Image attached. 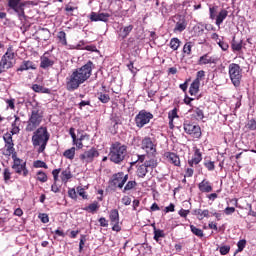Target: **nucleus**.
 Here are the masks:
<instances>
[{"label": "nucleus", "mask_w": 256, "mask_h": 256, "mask_svg": "<svg viewBox=\"0 0 256 256\" xmlns=\"http://www.w3.org/2000/svg\"><path fill=\"white\" fill-rule=\"evenodd\" d=\"M93 69H95V65L91 60L82 67L74 69L72 73L66 77V89L68 91H77L83 83L91 78Z\"/></svg>", "instance_id": "nucleus-1"}, {"label": "nucleus", "mask_w": 256, "mask_h": 256, "mask_svg": "<svg viewBox=\"0 0 256 256\" xmlns=\"http://www.w3.org/2000/svg\"><path fill=\"white\" fill-rule=\"evenodd\" d=\"M108 157L111 163L121 165L127 159V145L121 142H114L109 148Z\"/></svg>", "instance_id": "nucleus-2"}, {"label": "nucleus", "mask_w": 256, "mask_h": 256, "mask_svg": "<svg viewBox=\"0 0 256 256\" xmlns=\"http://www.w3.org/2000/svg\"><path fill=\"white\" fill-rule=\"evenodd\" d=\"M50 137L51 135L49 134L47 127H40L34 132L32 136V145L34 147H39L38 153H43V151H45Z\"/></svg>", "instance_id": "nucleus-3"}, {"label": "nucleus", "mask_w": 256, "mask_h": 256, "mask_svg": "<svg viewBox=\"0 0 256 256\" xmlns=\"http://www.w3.org/2000/svg\"><path fill=\"white\" fill-rule=\"evenodd\" d=\"M43 121V114L41 113V110L39 109V106H33L31 115L27 121V125L25 128V131L27 133H33L39 125H41V122Z\"/></svg>", "instance_id": "nucleus-4"}, {"label": "nucleus", "mask_w": 256, "mask_h": 256, "mask_svg": "<svg viewBox=\"0 0 256 256\" xmlns=\"http://www.w3.org/2000/svg\"><path fill=\"white\" fill-rule=\"evenodd\" d=\"M13 67H15V51L13 50V46H9L0 60V75L1 73H7Z\"/></svg>", "instance_id": "nucleus-5"}, {"label": "nucleus", "mask_w": 256, "mask_h": 256, "mask_svg": "<svg viewBox=\"0 0 256 256\" xmlns=\"http://www.w3.org/2000/svg\"><path fill=\"white\" fill-rule=\"evenodd\" d=\"M229 78L234 87H239L241 85V80L243 79V68L237 63H231L228 66Z\"/></svg>", "instance_id": "nucleus-6"}, {"label": "nucleus", "mask_w": 256, "mask_h": 256, "mask_svg": "<svg viewBox=\"0 0 256 256\" xmlns=\"http://www.w3.org/2000/svg\"><path fill=\"white\" fill-rule=\"evenodd\" d=\"M9 9L16 13L19 21H27V15H25V3L21 0H7Z\"/></svg>", "instance_id": "nucleus-7"}, {"label": "nucleus", "mask_w": 256, "mask_h": 256, "mask_svg": "<svg viewBox=\"0 0 256 256\" xmlns=\"http://www.w3.org/2000/svg\"><path fill=\"white\" fill-rule=\"evenodd\" d=\"M141 149H143L149 157H155L157 155V144H155L153 138L149 136L142 139Z\"/></svg>", "instance_id": "nucleus-8"}, {"label": "nucleus", "mask_w": 256, "mask_h": 256, "mask_svg": "<svg viewBox=\"0 0 256 256\" xmlns=\"http://www.w3.org/2000/svg\"><path fill=\"white\" fill-rule=\"evenodd\" d=\"M13 164L12 169L17 173V175H23V177H27L29 175V170L27 169V162L23 161V159L15 156H12Z\"/></svg>", "instance_id": "nucleus-9"}, {"label": "nucleus", "mask_w": 256, "mask_h": 256, "mask_svg": "<svg viewBox=\"0 0 256 256\" xmlns=\"http://www.w3.org/2000/svg\"><path fill=\"white\" fill-rule=\"evenodd\" d=\"M127 181H129V174L125 175L124 172H118L112 175L109 183L111 187H118V189H123Z\"/></svg>", "instance_id": "nucleus-10"}, {"label": "nucleus", "mask_w": 256, "mask_h": 256, "mask_svg": "<svg viewBox=\"0 0 256 256\" xmlns=\"http://www.w3.org/2000/svg\"><path fill=\"white\" fill-rule=\"evenodd\" d=\"M97 157H99V150H97L95 147H92L79 155V159L82 163H84V165L93 163Z\"/></svg>", "instance_id": "nucleus-11"}, {"label": "nucleus", "mask_w": 256, "mask_h": 256, "mask_svg": "<svg viewBox=\"0 0 256 256\" xmlns=\"http://www.w3.org/2000/svg\"><path fill=\"white\" fill-rule=\"evenodd\" d=\"M151 119H153V114L151 112H147L146 110H141L135 116L136 127L139 129H143L145 125L149 124Z\"/></svg>", "instance_id": "nucleus-12"}, {"label": "nucleus", "mask_w": 256, "mask_h": 256, "mask_svg": "<svg viewBox=\"0 0 256 256\" xmlns=\"http://www.w3.org/2000/svg\"><path fill=\"white\" fill-rule=\"evenodd\" d=\"M184 131L187 135H191L193 139H201V126L193 125L189 121L184 122Z\"/></svg>", "instance_id": "nucleus-13"}, {"label": "nucleus", "mask_w": 256, "mask_h": 256, "mask_svg": "<svg viewBox=\"0 0 256 256\" xmlns=\"http://www.w3.org/2000/svg\"><path fill=\"white\" fill-rule=\"evenodd\" d=\"M4 143H5V149L6 153L5 155H12V157L17 156V153L15 152V143H13V136L9 134V132L5 133L3 136Z\"/></svg>", "instance_id": "nucleus-14"}, {"label": "nucleus", "mask_w": 256, "mask_h": 256, "mask_svg": "<svg viewBox=\"0 0 256 256\" xmlns=\"http://www.w3.org/2000/svg\"><path fill=\"white\" fill-rule=\"evenodd\" d=\"M174 23H175V27L173 29L174 33H183V31H185V29H187V19L185 18V16L178 14L176 16H174Z\"/></svg>", "instance_id": "nucleus-15"}, {"label": "nucleus", "mask_w": 256, "mask_h": 256, "mask_svg": "<svg viewBox=\"0 0 256 256\" xmlns=\"http://www.w3.org/2000/svg\"><path fill=\"white\" fill-rule=\"evenodd\" d=\"M201 161H203V154L199 148H195L192 158L188 160V165L189 167H195V165H199Z\"/></svg>", "instance_id": "nucleus-16"}, {"label": "nucleus", "mask_w": 256, "mask_h": 256, "mask_svg": "<svg viewBox=\"0 0 256 256\" xmlns=\"http://www.w3.org/2000/svg\"><path fill=\"white\" fill-rule=\"evenodd\" d=\"M164 157L167 159L168 163L174 165V167H181V158L174 152H165Z\"/></svg>", "instance_id": "nucleus-17"}, {"label": "nucleus", "mask_w": 256, "mask_h": 256, "mask_svg": "<svg viewBox=\"0 0 256 256\" xmlns=\"http://www.w3.org/2000/svg\"><path fill=\"white\" fill-rule=\"evenodd\" d=\"M37 64L31 60H23L20 66L17 68V72H23V71H36Z\"/></svg>", "instance_id": "nucleus-18"}, {"label": "nucleus", "mask_w": 256, "mask_h": 256, "mask_svg": "<svg viewBox=\"0 0 256 256\" xmlns=\"http://www.w3.org/2000/svg\"><path fill=\"white\" fill-rule=\"evenodd\" d=\"M47 55H49V53L46 52L40 57V69H49V67L55 65V61L47 57Z\"/></svg>", "instance_id": "nucleus-19"}, {"label": "nucleus", "mask_w": 256, "mask_h": 256, "mask_svg": "<svg viewBox=\"0 0 256 256\" xmlns=\"http://www.w3.org/2000/svg\"><path fill=\"white\" fill-rule=\"evenodd\" d=\"M109 13H96V12H91L90 14V21L92 22H97V21H103L104 23H107L109 21Z\"/></svg>", "instance_id": "nucleus-20"}, {"label": "nucleus", "mask_w": 256, "mask_h": 256, "mask_svg": "<svg viewBox=\"0 0 256 256\" xmlns=\"http://www.w3.org/2000/svg\"><path fill=\"white\" fill-rule=\"evenodd\" d=\"M134 26L132 24L128 26L120 27L118 30V39H121L122 41L124 39H127V36L131 34V31H133Z\"/></svg>", "instance_id": "nucleus-21"}, {"label": "nucleus", "mask_w": 256, "mask_h": 256, "mask_svg": "<svg viewBox=\"0 0 256 256\" xmlns=\"http://www.w3.org/2000/svg\"><path fill=\"white\" fill-rule=\"evenodd\" d=\"M217 63V58L209 56V54L202 55L198 60V65H212Z\"/></svg>", "instance_id": "nucleus-22"}, {"label": "nucleus", "mask_w": 256, "mask_h": 256, "mask_svg": "<svg viewBox=\"0 0 256 256\" xmlns=\"http://www.w3.org/2000/svg\"><path fill=\"white\" fill-rule=\"evenodd\" d=\"M198 189L201 193H211L213 185L207 179H204L198 184Z\"/></svg>", "instance_id": "nucleus-23"}, {"label": "nucleus", "mask_w": 256, "mask_h": 256, "mask_svg": "<svg viewBox=\"0 0 256 256\" xmlns=\"http://www.w3.org/2000/svg\"><path fill=\"white\" fill-rule=\"evenodd\" d=\"M228 15H229V11H227L226 9H221L215 18L216 19L215 25H217V27H221V25L223 24V21L227 19Z\"/></svg>", "instance_id": "nucleus-24"}, {"label": "nucleus", "mask_w": 256, "mask_h": 256, "mask_svg": "<svg viewBox=\"0 0 256 256\" xmlns=\"http://www.w3.org/2000/svg\"><path fill=\"white\" fill-rule=\"evenodd\" d=\"M59 173H61V168L54 169L52 171L54 183L51 186V191H53V193H59V186H57V181H59Z\"/></svg>", "instance_id": "nucleus-25"}, {"label": "nucleus", "mask_w": 256, "mask_h": 256, "mask_svg": "<svg viewBox=\"0 0 256 256\" xmlns=\"http://www.w3.org/2000/svg\"><path fill=\"white\" fill-rule=\"evenodd\" d=\"M231 49L233 53H240L243 50V40L237 41L234 36L231 42Z\"/></svg>", "instance_id": "nucleus-26"}, {"label": "nucleus", "mask_w": 256, "mask_h": 256, "mask_svg": "<svg viewBox=\"0 0 256 256\" xmlns=\"http://www.w3.org/2000/svg\"><path fill=\"white\" fill-rule=\"evenodd\" d=\"M149 169L147 168L146 165L141 164L139 166H137V170H136V175L139 179H145V177L147 176V173H149Z\"/></svg>", "instance_id": "nucleus-27"}, {"label": "nucleus", "mask_w": 256, "mask_h": 256, "mask_svg": "<svg viewBox=\"0 0 256 256\" xmlns=\"http://www.w3.org/2000/svg\"><path fill=\"white\" fill-rule=\"evenodd\" d=\"M191 111H193L192 117L196 119V121H203V119H205V112L203 109L197 107L194 110H189L190 113Z\"/></svg>", "instance_id": "nucleus-28"}, {"label": "nucleus", "mask_w": 256, "mask_h": 256, "mask_svg": "<svg viewBox=\"0 0 256 256\" xmlns=\"http://www.w3.org/2000/svg\"><path fill=\"white\" fill-rule=\"evenodd\" d=\"M73 178V174H71V170L69 168L63 170L60 174V179L62 183H69V179Z\"/></svg>", "instance_id": "nucleus-29"}, {"label": "nucleus", "mask_w": 256, "mask_h": 256, "mask_svg": "<svg viewBox=\"0 0 256 256\" xmlns=\"http://www.w3.org/2000/svg\"><path fill=\"white\" fill-rule=\"evenodd\" d=\"M192 215H196L199 219V221L205 219V217H209V210L205 209H195L193 210Z\"/></svg>", "instance_id": "nucleus-30"}, {"label": "nucleus", "mask_w": 256, "mask_h": 256, "mask_svg": "<svg viewBox=\"0 0 256 256\" xmlns=\"http://www.w3.org/2000/svg\"><path fill=\"white\" fill-rule=\"evenodd\" d=\"M31 89H32V91H34V93H45V94L51 93V90L49 88H45L39 84H33L31 86Z\"/></svg>", "instance_id": "nucleus-31"}, {"label": "nucleus", "mask_w": 256, "mask_h": 256, "mask_svg": "<svg viewBox=\"0 0 256 256\" xmlns=\"http://www.w3.org/2000/svg\"><path fill=\"white\" fill-rule=\"evenodd\" d=\"M200 87H201V83L193 80V82L191 83L190 88H189V94L192 96L197 95V93H199Z\"/></svg>", "instance_id": "nucleus-32"}, {"label": "nucleus", "mask_w": 256, "mask_h": 256, "mask_svg": "<svg viewBox=\"0 0 256 256\" xmlns=\"http://www.w3.org/2000/svg\"><path fill=\"white\" fill-rule=\"evenodd\" d=\"M133 189H137V181L130 180L124 186L123 193H129V191H133Z\"/></svg>", "instance_id": "nucleus-33"}, {"label": "nucleus", "mask_w": 256, "mask_h": 256, "mask_svg": "<svg viewBox=\"0 0 256 256\" xmlns=\"http://www.w3.org/2000/svg\"><path fill=\"white\" fill-rule=\"evenodd\" d=\"M110 223H119V210L112 209L109 213Z\"/></svg>", "instance_id": "nucleus-34"}, {"label": "nucleus", "mask_w": 256, "mask_h": 256, "mask_svg": "<svg viewBox=\"0 0 256 256\" xmlns=\"http://www.w3.org/2000/svg\"><path fill=\"white\" fill-rule=\"evenodd\" d=\"M169 47L172 51H177L179 47H181V40H179V38H172L170 40Z\"/></svg>", "instance_id": "nucleus-35"}, {"label": "nucleus", "mask_w": 256, "mask_h": 256, "mask_svg": "<svg viewBox=\"0 0 256 256\" xmlns=\"http://www.w3.org/2000/svg\"><path fill=\"white\" fill-rule=\"evenodd\" d=\"M36 177L37 181H39L40 183H47V181L49 180L47 173L43 172V170H39L36 173Z\"/></svg>", "instance_id": "nucleus-36"}, {"label": "nucleus", "mask_w": 256, "mask_h": 256, "mask_svg": "<svg viewBox=\"0 0 256 256\" xmlns=\"http://www.w3.org/2000/svg\"><path fill=\"white\" fill-rule=\"evenodd\" d=\"M144 165L150 170L153 171V169H156L158 162L157 159L151 158L150 160H146L144 162Z\"/></svg>", "instance_id": "nucleus-37"}, {"label": "nucleus", "mask_w": 256, "mask_h": 256, "mask_svg": "<svg viewBox=\"0 0 256 256\" xmlns=\"http://www.w3.org/2000/svg\"><path fill=\"white\" fill-rule=\"evenodd\" d=\"M86 137L87 139L89 138L87 135H81L80 138H75V140H72L77 149H83V141H85Z\"/></svg>", "instance_id": "nucleus-38"}, {"label": "nucleus", "mask_w": 256, "mask_h": 256, "mask_svg": "<svg viewBox=\"0 0 256 256\" xmlns=\"http://www.w3.org/2000/svg\"><path fill=\"white\" fill-rule=\"evenodd\" d=\"M99 209V202L95 201L84 208L88 213H95Z\"/></svg>", "instance_id": "nucleus-39"}, {"label": "nucleus", "mask_w": 256, "mask_h": 256, "mask_svg": "<svg viewBox=\"0 0 256 256\" xmlns=\"http://www.w3.org/2000/svg\"><path fill=\"white\" fill-rule=\"evenodd\" d=\"M63 156L66 159H70V161H73L75 159V147H72L70 149H67L64 153Z\"/></svg>", "instance_id": "nucleus-40"}, {"label": "nucleus", "mask_w": 256, "mask_h": 256, "mask_svg": "<svg viewBox=\"0 0 256 256\" xmlns=\"http://www.w3.org/2000/svg\"><path fill=\"white\" fill-rule=\"evenodd\" d=\"M57 37L61 45L67 46V34L65 33V31L58 32Z\"/></svg>", "instance_id": "nucleus-41"}, {"label": "nucleus", "mask_w": 256, "mask_h": 256, "mask_svg": "<svg viewBox=\"0 0 256 256\" xmlns=\"http://www.w3.org/2000/svg\"><path fill=\"white\" fill-rule=\"evenodd\" d=\"M165 237V232L161 229L154 228V241L159 242V239Z\"/></svg>", "instance_id": "nucleus-42"}, {"label": "nucleus", "mask_w": 256, "mask_h": 256, "mask_svg": "<svg viewBox=\"0 0 256 256\" xmlns=\"http://www.w3.org/2000/svg\"><path fill=\"white\" fill-rule=\"evenodd\" d=\"M193 49V42H186L183 46L184 55H191V51Z\"/></svg>", "instance_id": "nucleus-43"}, {"label": "nucleus", "mask_w": 256, "mask_h": 256, "mask_svg": "<svg viewBox=\"0 0 256 256\" xmlns=\"http://www.w3.org/2000/svg\"><path fill=\"white\" fill-rule=\"evenodd\" d=\"M110 125L112 127L110 128L112 135H116L117 129H119V122L117 121V119H111Z\"/></svg>", "instance_id": "nucleus-44"}, {"label": "nucleus", "mask_w": 256, "mask_h": 256, "mask_svg": "<svg viewBox=\"0 0 256 256\" xmlns=\"http://www.w3.org/2000/svg\"><path fill=\"white\" fill-rule=\"evenodd\" d=\"M33 167H35V169H49V166H47V163L41 160L34 161Z\"/></svg>", "instance_id": "nucleus-45"}, {"label": "nucleus", "mask_w": 256, "mask_h": 256, "mask_svg": "<svg viewBox=\"0 0 256 256\" xmlns=\"http://www.w3.org/2000/svg\"><path fill=\"white\" fill-rule=\"evenodd\" d=\"M190 229H191V232L193 233V235H196V237H200V238L204 237L203 230L197 228L194 225H190Z\"/></svg>", "instance_id": "nucleus-46"}, {"label": "nucleus", "mask_w": 256, "mask_h": 256, "mask_svg": "<svg viewBox=\"0 0 256 256\" xmlns=\"http://www.w3.org/2000/svg\"><path fill=\"white\" fill-rule=\"evenodd\" d=\"M76 191H77L78 195L80 197H82V199H85V200L89 199V195H87V192L85 191V188H83L81 186H78L76 188Z\"/></svg>", "instance_id": "nucleus-47"}, {"label": "nucleus", "mask_w": 256, "mask_h": 256, "mask_svg": "<svg viewBox=\"0 0 256 256\" xmlns=\"http://www.w3.org/2000/svg\"><path fill=\"white\" fill-rule=\"evenodd\" d=\"M98 99L101 101V103H109L111 101V97H109V94H103L102 92L98 93Z\"/></svg>", "instance_id": "nucleus-48"}, {"label": "nucleus", "mask_w": 256, "mask_h": 256, "mask_svg": "<svg viewBox=\"0 0 256 256\" xmlns=\"http://www.w3.org/2000/svg\"><path fill=\"white\" fill-rule=\"evenodd\" d=\"M246 129H248V131H256V121L255 119H251L247 122V124L245 125Z\"/></svg>", "instance_id": "nucleus-49"}, {"label": "nucleus", "mask_w": 256, "mask_h": 256, "mask_svg": "<svg viewBox=\"0 0 256 256\" xmlns=\"http://www.w3.org/2000/svg\"><path fill=\"white\" fill-rule=\"evenodd\" d=\"M204 167L207 168V171H215V162L211 160H205Z\"/></svg>", "instance_id": "nucleus-50"}, {"label": "nucleus", "mask_w": 256, "mask_h": 256, "mask_svg": "<svg viewBox=\"0 0 256 256\" xmlns=\"http://www.w3.org/2000/svg\"><path fill=\"white\" fill-rule=\"evenodd\" d=\"M19 131H21V129L19 128V124L12 123V128L10 131L11 137H13V135H19Z\"/></svg>", "instance_id": "nucleus-51"}, {"label": "nucleus", "mask_w": 256, "mask_h": 256, "mask_svg": "<svg viewBox=\"0 0 256 256\" xmlns=\"http://www.w3.org/2000/svg\"><path fill=\"white\" fill-rule=\"evenodd\" d=\"M203 79H205V71L200 70L196 73V78L194 79V81L201 83V81H203Z\"/></svg>", "instance_id": "nucleus-52"}, {"label": "nucleus", "mask_w": 256, "mask_h": 256, "mask_svg": "<svg viewBox=\"0 0 256 256\" xmlns=\"http://www.w3.org/2000/svg\"><path fill=\"white\" fill-rule=\"evenodd\" d=\"M245 245H247V240L242 239L237 243L238 249L236 250V253H241L243 249H245Z\"/></svg>", "instance_id": "nucleus-53"}, {"label": "nucleus", "mask_w": 256, "mask_h": 256, "mask_svg": "<svg viewBox=\"0 0 256 256\" xmlns=\"http://www.w3.org/2000/svg\"><path fill=\"white\" fill-rule=\"evenodd\" d=\"M217 8H218L217 6L209 8L210 19L212 20L217 19Z\"/></svg>", "instance_id": "nucleus-54"}, {"label": "nucleus", "mask_w": 256, "mask_h": 256, "mask_svg": "<svg viewBox=\"0 0 256 256\" xmlns=\"http://www.w3.org/2000/svg\"><path fill=\"white\" fill-rule=\"evenodd\" d=\"M3 177L5 183L11 180V170L9 168H5L3 171Z\"/></svg>", "instance_id": "nucleus-55"}, {"label": "nucleus", "mask_w": 256, "mask_h": 256, "mask_svg": "<svg viewBox=\"0 0 256 256\" xmlns=\"http://www.w3.org/2000/svg\"><path fill=\"white\" fill-rule=\"evenodd\" d=\"M87 241V238L85 235L80 236V242H79V253L83 252V247H85V242Z\"/></svg>", "instance_id": "nucleus-56"}, {"label": "nucleus", "mask_w": 256, "mask_h": 256, "mask_svg": "<svg viewBox=\"0 0 256 256\" xmlns=\"http://www.w3.org/2000/svg\"><path fill=\"white\" fill-rule=\"evenodd\" d=\"M217 45H219V47L222 49V51H228L229 50V43H227L223 40H219L217 42Z\"/></svg>", "instance_id": "nucleus-57"}, {"label": "nucleus", "mask_w": 256, "mask_h": 256, "mask_svg": "<svg viewBox=\"0 0 256 256\" xmlns=\"http://www.w3.org/2000/svg\"><path fill=\"white\" fill-rule=\"evenodd\" d=\"M219 251L221 255H228L229 251H231V246L229 245L221 246L219 248Z\"/></svg>", "instance_id": "nucleus-58"}, {"label": "nucleus", "mask_w": 256, "mask_h": 256, "mask_svg": "<svg viewBox=\"0 0 256 256\" xmlns=\"http://www.w3.org/2000/svg\"><path fill=\"white\" fill-rule=\"evenodd\" d=\"M168 119H179V115L177 114V108H174L172 111L168 113Z\"/></svg>", "instance_id": "nucleus-59"}, {"label": "nucleus", "mask_w": 256, "mask_h": 256, "mask_svg": "<svg viewBox=\"0 0 256 256\" xmlns=\"http://www.w3.org/2000/svg\"><path fill=\"white\" fill-rule=\"evenodd\" d=\"M68 197H70V199H73L74 201H77V191H75V188H70L68 190Z\"/></svg>", "instance_id": "nucleus-60"}, {"label": "nucleus", "mask_w": 256, "mask_h": 256, "mask_svg": "<svg viewBox=\"0 0 256 256\" xmlns=\"http://www.w3.org/2000/svg\"><path fill=\"white\" fill-rule=\"evenodd\" d=\"M121 203H123L126 207L131 205V197L123 196L121 199Z\"/></svg>", "instance_id": "nucleus-61"}, {"label": "nucleus", "mask_w": 256, "mask_h": 256, "mask_svg": "<svg viewBox=\"0 0 256 256\" xmlns=\"http://www.w3.org/2000/svg\"><path fill=\"white\" fill-rule=\"evenodd\" d=\"M98 223H100V227H109V222L107 221V219L105 217H101L98 220Z\"/></svg>", "instance_id": "nucleus-62"}, {"label": "nucleus", "mask_w": 256, "mask_h": 256, "mask_svg": "<svg viewBox=\"0 0 256 256\" xmlns=\"http://www.w3.org/2000/svg\"><path fill=\"white\" fill-rule=\"evenodd\" d=\"M112 231H116V233H119L121 231V225H119V222H112Z\"/></svg>", "instance_id": "nucleus-63"}, {"label": "nucleus", "mask_w": 256, "mask_h": 256, "mask_svg": "<svg viewBox=\"0 0 256 256\" xmlns=\"http://www.w3.org/2000/svg\"><path fill=\"white\" fill-rule=\"evenodd\" d=\"M39 219L43 222V223H49V215L42 213L39 215Z\"/></svg>", "instance_id": "nucleus-64"}]
</instances>
